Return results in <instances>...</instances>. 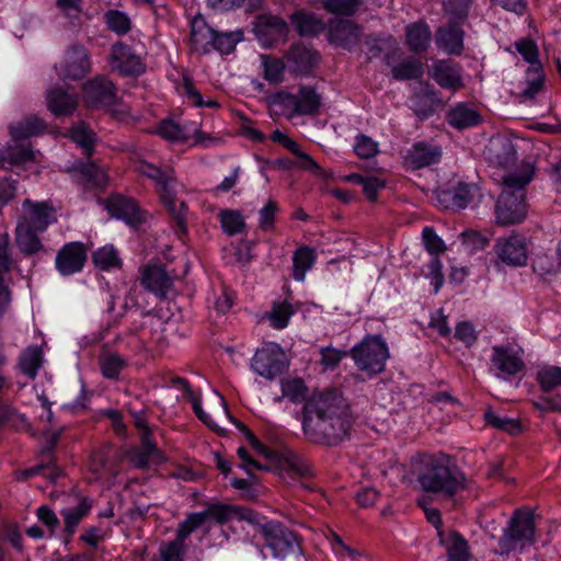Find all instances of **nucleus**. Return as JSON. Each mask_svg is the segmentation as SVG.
<instances>
[{
  "instance_id": "obj_24",
  "label": "nucleus",
  "mask_w": 561,
  "mask_h": 561,
  "mask_svg": "<svg viewBox=\"0 0 561 561\" xmlns=\"http://www.w3.org/2000/svg\"><path fill=\"white\" fill-rule=\"evenodd\" d=\"M216 39V31L210 27L203 15L196 14L191 21L190 44L192 49L203 54L209 53Z\"/></svg>"
},
{
  "instance_id": "obj_22",
  "label": "nucleus",
  "mask_w": 561,
  "mask_h": 561,
  "mask_svg": "<svg viewBox=\"0 0 561 561\" xmlns=\"http://www.w3.org/2000/svg\"><path fill=\"white\" fill-rule=\"evenodd\" d=\"M431 77L443 89L458 91L463 87L461 69L449 60L435 62L431 70Z\"/></svg>"
},
{
  "instance_id": "obj_56",
  "label": "nucleus",
  "mask_w": 561,
  "mask_h": 561,
  "mask_svg": "<svg viewBox=\"0 0 561 561\" xmlns=\"http://www.w3.org/2000/svg\"><path fill=\"white\" fill-rule=\"evenodd\" d=\"M484 417L486 423L496 430L507 432L512 435H515L520 431V425L517 421L500 416L493 411H486Z\"/></svg>"
},
{
  "instance_id": "obj_54",
  "label": "nucleus",
  "mask_w": 561,
  "mask_h": 561,
  "mask_svg": "<svg viewBox=\"0 0 561 561\" xmlns=\"http://www.w3.org/2000/svg\"><path fill=\"white\" fill-rule=\"evenodd\" d=\"M243 38V32L241 30H237L234 32L229 33H217L216 39L211 49H216L221 54H230L234 50L237 43L241 42Z\"/></svg>"
},
{
  "instance_id": "obj_29",
  "label": "nucleus",
  "mask_w": 561,
  "mask_h": 561,
  "mask_svg": "<svg viewBox=\"0 0 561 561\" xmlns=\"http://www.w3.org/2000/svg\"><path fill=\"white\" fill-rule=\"evenodd\" d=\"M92 508V500L83 496L79 499L77 506L64 508L60 515L64 519L65 543H69L75 535L79 524L85 518Z\"/></svg>"
},
{
  "instance_id": "obj_64",
  "label": "nucleus",
  "mask_w": 561,
  "mask_h": 561,
  "mask_svg": "<svg viewBox=\"0 0 561 561\" xmlns=\"http://www.w3.org/2000/svg\"><path fill=\"white\" fill-rule=\"evenodd\" d=\"M468 545L460 535H454L447 549V561H468Z\"/></svg>"
},
{
  "instance_id": "obj_4",
  "label": "nucleus",
  "mask_w": 561,
  "mask_h": 561,
  "mask_svg": "<svg viewBox=\"0 0 561 561\" xmlns=\"http://www.w3.org/2000/svg\"><path fill=\"white\" fill-rule=\"evenodd\" d=\"M350 355L360 371L377 375L385 370L390 353L381 335L368 334L351 348Z\"/></svg>"
},
{
  "instance_id": "obj_10",
  "label": "nucleus",
  "mask_w": 561,
  "mask_h": 561,
  "mask_svg": "<svg viewBox=\"0 0 561 561\" xmlns=\"http://www.w3.org/2000/svg\"><path fill=\"white\" fill-rule=\"evenodd\" d=\"M135 171L144 178L152 181L156 192L159 197L164 195L170 196L171 190L178 185L175 171L171 165L159 167L147 160H138L135 162Z\"/></svg>"
},
{
  "instance_id": "obj_12",
  "label": "nucleus",
  "mask_w": 561,
  "mask_h": 561,
  "mask_svg": "<svg viewBox=\"0 0 561 561\" xmlns=\"http://www.w3.org/2000/svg\"><path fill=\"white\" fill-rule=\"evenodd\" d=\"M87 257L88 250L84 243L68 242L58 250L55 266L62 276H69L82 271Z\"/></svg>"
},
{
  "instance_id": "obj_17",
  "label": "nucleus",
  "mask_w": 561,
  "mask_h": 561,
  "mask_svg": "<svg viewBox=\"0 0 561 561\" xmlns=\"http://www.w3.org/2000/svg\"><path fill=\"white\" fill-rule=\"evenodd\" d=\"M156 133L172 142H185L191 137L194 138L196 144L206 145L210 140L203 130L199 128H191L187 125H180L173 119H163L156 128Z\"/></svg>"
},
{
  "instance_id": "obj_41",
  "label": "nucleus",
  "mask_w": 561,
  "mask_h": 561,
  "mask_svg": "<svg viewBox=\"0 0 561 561\" xmlns=\"http://www.w3.org/2000/svg\"><path fill=\"white\" fill-rule=\"evenodd\" d=\"M46 130L44 119L31 115L10 126V134L14 139H25L43 134Z\"/></svg>"
},
{
  "instance_id": "obj_5",
  "label": "nucleus",
  "mask_w": 561,
  "mask_h": 561,
  "mask_svg": "<svg viewBox=\"0 0 561 561\" xmlns=\"http://www.w3.org/2000/svg\"><path fill=\"white\" fill-rule=\"evenodd\" d=\"M535 518L534 514L527 510H516L511 517L508 527L499 539L501 554H508L511 551L535 542Z\"/></svg>"
},
{
  "instance_id": "obj_27",
  "label": "nucleus",
  "mask_w": 561,
  "mask_h": 561,
  "mask_svg": "<svg viewBox=\"0 0 561 561\" xmlns=\"http://www.w3.org/2000/svg\"><path fill=\"white\" fill-rule=\"evenodd\" d=\"M442 158V148L426 141L415 142L408 151L405 161L413 169H422L437 163Z\"/></svg>"
},
{
  "instance_id": "obj_47",
  "label": "nucleus",
  "mask_w": 561,
  "mask_h": 561,
  "mask_svg": "<svg viewBox=\"0 0 561 561\" xmlns=\"http://www.w3.org/2000/svg\"><path fill=\"white\" fill-rule=\"evenodd\" d=\"M545 75L541 65L529 67L526 71V88L522 92L525 99H534L542 90Z\"/></svg>"
},
{
  "instance_id": "obj_39",
  "label": "nucleus",
  "mask_w": 561,
  "mask_h": 561,
  "mask_svg": "<svg viewBox=\"0 0 561 561\" xmlns=\"http://www.w3.org/2000/svg\"><path fill=\"white\" fill-rule=\"evenodd\" d=\"M295 312L296 310L289 301H274L271 310L265 312L262 319L267 320L273 329L283 330L288 325Z\"/></svg>"
},
{
  "instance_id": "obj_11",
  "label": "nucleus",
  "mask_w": 561,
  "mask_h": 561,
  "mask_svg": "<svg viewBox=\"0 0 561 561\" xmlns=\"http://www.w3.org/2000/svg\"><path fill=\"white\" fill-rule=\"evenodd\" d=\"M283 359L284 353L280 346L275 343H267L255 352L251 367L257 375L266 379H273L282 374Z\"/></svg>"
},
{
  "instance_id": "obj_15",
  "label": "nucleus",
  "mask_w": 561,
  "mask_h": 561,
  "mask_svg": "<svg viewBox=\"0 0 561 561\" xmlns=\"http://www.w3.org/2000/svg\"><path fill=\"white\" fill-rule=\"evenodd\" d=\"M105 208L112 217L122 219L133 227L146 220V214L140 209L137 201L122 194H112L105 201Z\"/></svg>"
},
{
  "instance_id": "obj_25",
  "label": "nucleus",
  "mask_w": 561,
  "mask_h": 561,
  "mask_svg": "<svg viewBox=\"0 0 561 561\" xmlns=\"http://www.w3.org/2000/svg\"><path fill=\"white\" fill-rule=\"evenodd\" d=\"M491 362L504 376H514L525 367L520 354L510 346H493Z\"/></svg>"
},
{
  "instance_id": "obj_30",
  "label": "nucleus",
  "mask_w": 561,
  "mask_h": 561,
  "mask_svg": "<svg viewBox=\"0 0 561 561\" xmlns=\"http://www.w3.org/2000/svg\"><path fill=\"white\" fill-rule=\"evenodd\" d=\"M202 514L206 515V522L214 519L219 524L227 523L234 518L254 523L256 518L255 513L251 510L227 504H213L207 510L203 511Z\"/></svg>"
},
{
  "instance_id": "obj_16",
  "label": "nucleus",
  "mask_w": 561,
  "mask_h": 561,
  "mask_svg": "<svg viewBox=\"0 0 561 561\" xmlns=\"http://www.w3.org/2000/svg\"><path fill=\"white\" fill-rule=\"evenodd\" d=\"M111 64L124 77H138L146 71L142 58L130 46L121 42L112 47Z\"/></svg>"
},
{
  "instance_id": "obj_57",
  "label": "nucleus",
  "mask_w": 561,
  "mask_h": 561,
  "mask_svg": "<svg viewBox=\"0 0 561 561\" xmlns=\"http://www.w3.org/2000/svg\"><path fill=\"white\" fill-rule=\"evenodd\" d=\"M362 0H323L324 9L333 14L337 15H353Z\"/></svg>"
},
{
  "instance_id": "obj_33",
  "label": "nucleus",
  "mask_w": 561,
  "mask_h": 561,
  "mask_svg": "<svg viewBox=\"0 0 561 561\" xmlns=\"http://www.w3.org/2000/svg\"><path fill=\"white\" fill-rule=\"evenodd\" d=\"M41 231L16 224L14 241L19 251L25 256H32L44 250L38 237Z\"/></svg>"
},
{
  "instance_id": "obj_2",
  "label": "nucleus",
  "mask_w": 561,
  "mask_h": 561,
  "mask_svg": "<svg viewBox=\"0 0 561 561\" xmlns=\"http://www.w3.org/2000/svg\"><path fill=\"white\" fill-rule=\"evenodd\" d=\"M422 463L417 481L425 492L450 500L467 488L463 472L456 466H449L447 459L425 456Z\"/></svg>"
},
{
  "instance_id": "obj_51",
  "label": "nucleus",
  "mask_w": 561,
  "mask_h": 561,
  "mask_svg": "<svg viewBox=\"0 0 561 561\" xmlns=\"http://www.w3.org/2000/svg\"><path fill=\"white\" fill-rule=\"evenodd\" d=\"M104 22L108 30L117 35H125L131 28V21L128 15L118 10H110L104 14Z\"/></svg>"
},
{
  "instance_id": "obj_21",
  "label": "nucleus",
  "mask_w": 561,
  "mask_h": 561,
  "mask_svg": "<svg viewBox=\"0 0 561 561\" xmlns=\"http://www.w3.org/2000/svg\"><path fill=\"white\" fill-rule=\"evenodd\" d=\"M141 285L160 298L173 286V279L161 265H147L141 270Z\"/></svg>"
},
{
  "instance_id": "obj_49",
  "label": "nucleus",
  "mask_w": 561,
  "mask_h": 561,
  "mask_svg": "<svg viewBox=\"0 0 561 561\" xmlns=\"http://www.w3.org/2000/svg\"><path fill=\"white\" fill-rule=\"evenodd\" d=\"M219 219L224 232L228 236L238 234L245 228L244 218L239 210L224 209L219 213Z\"/></svg>"
},
{
  "instance_id": "obj_20",
  "label": "nucleus",
  "mask_w": 561,
  "mask_h": 561,
  "mask_svg": "<svg viewBox=\"0 0 561 561\" xmlns=\"http://www.w3.org/2000/svg\"><path fill=\"white\" fill-rule=\"evenodd\" d=\"M79 104L78 95L60 87H54L46 92V105L56 117L71 116Z\"/></svg>"
},
{
  "instance_id": "obj_7",
  "label": "nucleus",
  "mask_w": 561,
  "mask_h": 561,
  "mask_svg": "<svg viewBox=\"0 0 561 561\" xmlns=\"http://www.w3.org/2000/svg\"><path fill=\"white\" fill-rule=\"evenodd\" d=\"M56 221L57 209L51 202H34L25 198L22 203V214L16 224L44 232Z\"/></svg>"
},
{
  "instance_id": "obj_53",
  "label": "nucleus",
  "mask_w": 561,
  "mask_h": 561,
  "mask_svg": "<svg viewBox=\"0 0 561 561\" xmlns=\"http://www.w3.org/2000/svg\"><path fill=\"white\" fill-rule=\"evenodd\" d=\"M182 93L194 106L210 108H218L220 106L215 100L204 101L202 94L195 89L193 80L187 76L183 77Z\"/></svg>"
},
{
  "instance_id": "obj_55",
  "label": "nucleus",
  "mask_w": 561,
  "mask_h": 561,
  "mask_svg": "<svg viewBox=\"0 0 561 561\" xmlns=\"http://www.w3.org/2000/svg\"><path fill=\"white\" fill-rule=\"evenodd\" d=\"M291 22L300 35H311L318 32L321 22L313 15L296 12L291 15Z\"/></svg>"
},
{
  "instance_id": "obj_26",
  "label": "nucleus",
  "mask_w": 561,
  "mask_h": 561,
  "mask_svg": "<svg viewBox=\"0 0 561 561\" xmlns=\"http://www.w3.org/2000/svg\"><path fill=\"white\" fill-rule=\"evenodd\" d=\"M15 262L12 256L10 237L7 232L0 231V305L11 302L12 293L9 287V280L5 274L10 273Z\"/></svg>"
},
{
  "instance_id": "obj_43",
  "label": "nucleus",
  "mask_w": 561,
  "mask_h": 561,
  "mask_svg": "<svg viewBox=\"0 0 561 561\" xmlns=\"http://www.w3.org/2000/svg\"><path fill=\"white\" fill-rule=\"evenodd\" d=\"M92 260L94 265L102 271H110L122 266V259L112 244L98 249L92 254Z\"/></svg>"
},
{
  "instance_id": "obj_13",
  "label": "nucleus",
  "mask_w": 561,
  "mask_h": 561,
  "mask_svg": "<svg viewBox=\"0 0 561 561\" xmlns=\"http://www.w3.org/2000/svg\"><path fill=\"white\" fill-rule=\"evenodd\" d=\"M495 253L497 260L508 266L526 265L528 259V248L526 240L520 234H511L500 238L495 243Z\"/></svg>"
},
{
  "instance_id": "obj_52",
  "label": "nucleus",
  "mask_w": 561,
  "mask_h": 561,
  "mask_svg": "<svg viewBox=\"0 0 561 561\" xmlns=\"http://www.w3.org/2000/svg\"><path fill=\"white\" fill-rule=\"evenodd\" d=\"M206 523V515L202 512L191 513L179 524L175 539L185 543L187 537Z\"/></svg>"
},
{
  "instance_id": "obj_59",
  "label": "nucleus",
  "mask_w": 561,
  "mask_h": 561,
  "mask_svg": "<svg viewBox=\"0 0 561 561\" xmlns=\"http://www.w3.org/2000/svg\"><path fill=\"white\" fill-rule=\"evenodd\" d=\"M354 151L360 159H369L378 153V144L366 135H357Z\"/></svg>"
},
{
  "instance_id": "obj_37",
  "label": "nucleus",
  "mask_w": 561,
  "mask_h": 561,
  "mask_svg": "<svg viewBox=\"0 0 561 561\" xmlns=\"http://www.w3.org/2000/svg\"><path fill=\"white\" fill-rule=\"evenodd\" d=\"M436 43L447 53L459 55L463 48V32L458 25L450 23L437 31Z\"/></svg>"
},
{
  "instance_id": "obj_32",
  "label": "nucleus",
  "mask_w": 561,
  "mask_h": 561,
  "mask_svg": "<svg viewBox=\"0 0 561 561\" xmlns=\"http://www.w3.org/2000/svg\"><path fill=\"white\" fill-rule=\"evenodd\" d=\"M101 374L110 380H118L121 373L127 367L128 359L117 352L111 351L103 345L99 356Z\"/></svg>"
},
{
  "instance_id": "obj_6",
  "label": "nucleus",
  "mask_w": 561,
  "mask_h": 561,
  "mask_svg": "<svg viewBox=\"0 0 561 561\" xmlns=\"http://www.w3.org/2000/svg\"><path fill=\"white\" fill-rule=\"evenodd\" d=\"M259 531L274 558L284 559L301 551L297 535L279 522L262 524Z\"/></svg>"
},
{
  "instance_id": "obj_9",
  "label": "nucleus",
  "mask_w": 561,
  "mask_h": 561,
  "mask_svg": "<svg viewBox=\"0 0 561 561\" xmlns=\"http://www.w3.org/2000/svg\"><path fill=\"white\" fill-rule=\"evenodd\" d=\"M476 186L461 181L449 182L435 191L437 204L447 210L466 208L473 199Z\"/></svg>"
},
{
  "instance_id": "obj_18",
  "label": "nucleus",
  "mask_w": 561,
  "mask_h": 561,
  "mask_svg": "<svg viewBox=\"0 0 561 561\" xmlns=\"http://www.w3.org/2000/svg\"><path fill=\"white\" fill-rule=\"evenodd\" d=\"M328 32L330 42L345 49L355 47L362 37L360 27L350 20H331Z\"/></svg>"
},
{
  "instance_id": "obj_3",
  "label": "nucleus",
  "mask_w": 561,
  "mask_h": 561,
  "mask_svg": "<svg viewBox=\"0 0 561 561\" xmlns=\"http://www.w3.org/2000/svg\"><path fill=\"white\" fill-rule=\"evenodd\" d=\"M534 170L526 167L519 172L503 178L504 190L499 196L495 214L500 225H515L523 221L527 214L525 187L533 180Z\"/></svg>"
},
{
  "instance_id": "obj_40",
  "label": "nucleus",
  "mask_w": 561,
  "mask_h": 561,
  "mask_svg": "<svg viewBox=\"0 0 561 561\" xmlns=\"http://www.w3.org/2000/svg\"><path fill=\"white\" fill-rule=\"evenodd\" d=\"M317 259L314 249L304 245L298 248L293 255V277L302 282L306 273L313 266Z\"/></svg>"
},
{
  "instance_id": "obj_34",
  "label": "nucleus",
  "mask_w": 561,
  "mask_h": 561,
  "mask_svg": "<svg viewBox=\"0 0 561 561\" xmlns=\"http://www.w3.org/2000/svg\"><path fill=\"white\" fill-rule=\"evenodd\" d=\"M432 41V33L425 22L412 23L405 28V44L413 53L426 51Z\"/></svg>"
},
{
  "instance_id": "obj_42",
  "label": "nucleus",
  "mask_w": 561,
  "mask_h": 561,
  "mask_svg": "<svg viewBox=\"0 0 561 561\" xmlns=\"http://www.w3.org/2000/svg\"><path fill=\"white\" fill-rule=\"evenodd\" d=\"M263 78L271 84H279L284 81L286 65L282 59L270 55H261Z\"/></svg>"
},
{
  "instance_id": "obj_38",
  "label": "nucleus",
  "mask_w": 561,
  "mask_h": 561,
  "mask_svg": "<svg viewBox=\"0 0 561 561\" xmlns=\"http://www.w3.org/2000/svg\"><path fill=\"white\" fill-rule=\"evenodd\" d=\"M295 95L299 116H313L318 114L322 104V98L313 87L301 85Z\"/></svg>"
},
{
  "instance_id": "obj_19",
  "label": "nucleus",
  "mask_w": 561,
  "mask_h": 561,
  "mask_svg": "<svg viewBox=\"0 0 561 561\" xmlns=\"http://www.w3.org/2000/svg\"><path fill=\"white\" fill-rule=\"evenodd\" d=\"M288 69L299 76L310 73L318 62V54L301 44H295L289 47L285 54Z\"/></svg>"
},
{
  "instance_id": "obj_23",
  "label": "nucleus",
  "mask_w": 561,
  "mask_h": 561,
  "mask_svg": "<svg viewBox=\"0 0 561 561\" xmlns=\"http://www.w3.org/2000/svg\"><path fill=\"white\" fill-rule=\"evenodd\" d=\"M278 471L280 478L290 483L299 478H308L312 476L311 466L301 456L287 451L278 459Z\"/></svg>"
},
{
  "instance_id": "obj_14",
  "label": "nucleus",
  "mask_w": 561,
  "mask_h": 561,
  "mask_svg": "<svg viewBox=\"0 0 561 561\" xmlns=\"http://www.w3.org/2000/svg\"><path fill=\"white\" fill-rule=\"evenodd\" d=\"M82 91L85 103L91 107L112 106L117 101L114 83L103 76L87 81Z\"/></svg>"
},
{
  "instance_id": "obj_58",
  "label": "nucleus",
  "mask_w": 561,
  "mask_h": 561,
  "mask_svg": "<svg viewBox=\"0 0 561 561\" xmlns=\"http://www.w3.org/2000/svg\"><path fill=\"white\" fill-rule=\"evenodd\" d=\"M278 210V203L274 199H268L259 211V227L261 230L271 231L274 229L275 217Z\"/></svg>"
},
{
  "instance_id": "obj_31",
  "label": "nucleus",
  "mask_w": 561,
  "mask_h": 561,
  "mask_svg": "<svg viewBox=\"0 0 561 561\" xmlns=\"http://www.w3.org/2000/svg\"><path fill=\"white\" fill-rule=\"evenodd\" d=\"M268 111L272 116L291 119L298 115L296 95L286 91H278L266 98Z\"/></svg>"
},
{
  "instance_id": "obj_44",
  "label": "nucleus",
  "mask_w": 561,
  "mask_h": 561,
  "mask_svg": "<svg viewBox=\"0 0 561 561\" xmlns=\"http://www.w3.org/2000/svg\"><path fill=\"white\" fill-rule=\"evenodd\" d=\"M396 80L420 79L424 73L423 64L414 58H407L391 69Z\"/></svg>"
},
{
  "instance_id": "obj_60",
  "label": "nucleus",
  "mask_w": 561,
  "mask_h": 561,
  "mask_svg": "<svg viewBox=\"0 0 561 561\" xmlns=\"http://www.w3.org/2000/svg\"><path fill=\"white\" fill-rule=\"evenodd\" d=\"M422 238L424 247L430 254L438 256V254L445 252L446 245L444 241L440 237L437 236L432 227H425L423 229Z\"/></svg>"
},
{
  "instance_id": "obj_48",
  "label": "nucleus",
  "mask_w": 561,
  "mask_h": 561,
  "mask_svg": "<svg viewBox=\"0 0 561 561\" xmlns=\"http://www.w3.org/2000/svg\"><path fill=\"white\" fill-rule=\"evenodd\" d=\"M536 381L543 392L561 387V367L543 366L537 371Z\"/></svg>"
},
{
  "instance_id": "obj_28",
  "label": "nucleus",
  "mask_w": 561,
  "mask_h": 561,
  "mask_svg": "<svg viewBox=\"0 0 561 561\" xmlns=\"http://www.w3.org/2000/svg\"><path fill=\"white\" fill-rule=\"evenodd\" d=\"M484 154L491 165L502 169L514 165L517 159L516 150L507 139L492 140L486 147Z\"/></svg>"
},
{
  "instance_id": "obj_36",
  "label": "nucleus",
  "mask_w": 561,
  "mask_h": 561,
  "mask_svg": "<svg viewBox=\"0 0 561 561\" xmlns=\"http://www.w3.org/2000/svg\"><path fill=\"white\" fill-rule=\"evenodd\" d=\"M160 199L162 204L168 208L170 215L172 216L175 222V233L178 234L179 238H183L187 232V205L184 202L176 199V187L171 190L169 197L161 195Z\"/></svg>"
},
{
  "instance_id": "obj_46",
  "label": "nucleus",
  "mask_w": 561,
  "mask_h": 561,
  "mask_svg": "<svg viewBox=\"0 0 561 561\" xmlns=\"http://www.w3.org/2000/svg\"><path fill=\"white\" fill-rule=\"evenodd\" d=\"M42 364V351L36 346H30L21 354L19 367L28 378L34 379Z\"/></svg>"
},
{
  "instance_id": "obj_62",
  "label": "nucleus",
  "mask_w": 561,
  "mask_h": 561,
  "mask_svg": "<svg viewBox=\"0 0 561 561\" xmlns=\"http://www.w3.org/2000/svg\"><path fill=\"white\" fill-rule=\"evenodd\" d=\"M185 543L174 539L160 547L161 561H183Z\"/></svg>"
},
{
  "instance_id": "obj_50",
  "label": "nucleus",
  "mask_w": 561,
  "mask_h": 561,
  "mask_svg": "<svg viewBox=\"0 0 561 561\" xmlns=\"http://www.w3.org/2000/svg\"><path fill=\"white\" fill-rule=\"evenodd\" d=\"M34 160L35 156L33 150L25 146L10 147L1 158L3 165H24L28 162H33Z\"/></svg>"
},
{
  "instance_id": "obj_45",
  "label": "nucleus",
  "mask_w": 561,
  "mask_h": 561,
  "mask_svg": "<svg viewBox=\"0 0 561 561\" xmlns=\"http://www.w3.org/2000/svg\"><path fill=\"white\" fill-rule=\"evenodd\" d=\"M69 133L71 140L80 146L84 153L90 157L95 144L94 131L85 123L81 122L73 125Z\"/></svg>"
},
{
  "instance_id": "obj_61",
  "label": "nucleus",
  "mask_w": 561,
  "mask_h": 561,
  "mask_svg": "<svg viewBox=\"0 0 561 561\" xmlns=\"http://www.w3.org/2000/svg\"><path fill=\"white\" fill-rule=\"evenodd\" d=\"M82 175L94 187H104L108 182V176L105 170L94 163H88L81 169Z\"/></svg>"
},
{
  "instance_id": "obj_1",
  "label": "nucleus",
  "mask_w": 561,
  "mask_h": 561,
  "mask_svg": "<svg viewBox=\"0 0 561 561\" xmlns=\"http://www.w3.org/2000/svg\"><path fill=\"white\" fill-rule=\"evenodd\" d=\"M283 396L302 407V430L306 437L316 444L339 446L351 435L354 416L346 399L336 390L313 392L307 398L308 388L301 378L282 382Z\"/></svg>"
},
{
  "instance_id": "obj_63",
  "label": "nucleus",
  "mask_w": 561,
  "mask_h": 561,
  "mask_svg": "<svg viewBox=\"0 0 561 561\" xmlns=\"http://www.w3.org/2000/svg\"><path fill=\"white\" fill-rule=\"evenodd\" d=\"M462 244L470 251H481L490 242L489 238L476 230H467L460 234Z\"/></svg>"
},
{
  "instance_id": "obj_35",
  "label": "nucleus",
  "mask_w": 561,
  "mask_h": 561,
  "mask_svg": "<svg viewBox=\"0 0 561 561\" xmlns=\"http://www.w3.org/2000/svg\"><path fill=\"white\" fill-rule=\"evenodd\" d=\"M446 119L450 126L463 129L480 124L481 115L467 104L458 103L447 112Z\"/></svg>"
},
{
  "instance_id": "obj_8",
  "label": "nucleus",
  "mask_w": 561,
  "mask_h": 561,
  "mask_svg": "<svg viewBox=\"0 0 561 561\" xmlns=\"http://www.w3.org/2000/svg\"><path fill=\"white\" fill-rule=\"evenodd\" d=\"M55 68L62 80H81L91 71L90 54L84 46L72 45L66 50L64 61Z\"/></svg>"
}]
</instances>
